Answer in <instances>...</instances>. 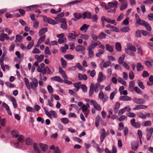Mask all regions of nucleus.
<instances>
[{"label":"nucleus","mask_w":153,"mask_h":153,"mask_svg":"<svg viewBox=\"0 0 153 153\" xmlns=\"http://www.w3.org/2000/svg\"><path fill=\"white\" fill-rule=\"evenodd\" d=\"M47 89L50 93H51L53 92V89L51 85H48L47 86Z\"/></svg>","instance_id":"60"},{"label":"nucleus","mask_w":153,"mask_h":153,"mask_svg":"<svg viewBox=\"0 0 153 153\" xmlns=\"http://www.w3.org/2000/svg\"><path fill=\"white\" fill-rule=\"evenodd\" d=\"M85 49V48L80 45H78L75 48V50L77 52L82 51L84 50Z\"/></svg>","instance_id":"24"},{"label":"nucleus","mask_w":153,"mask_h":153,"mask_svg":"<svg viewBox=\"0 0 153 153\" xmlns=\"http://www.w3.org/2000/svg\"><path fill=\"white\" fill-rule=\"evenodd\" d=\"M138 84L139 87L142 89H144L145 87L144 85H143V82L140 80H139L138 81Z\"/></svg>","instance_id":"40"},{"label":"nucleus","mask_w":153,"mask_h":153,"mask_svg":"<svg viewBox=\"0 0 153 153\" xmlns=\"http://www.w3.org/2000/svg\"><path fill=\"white\" fill-rule=\"evenodd\" d=\"M126 115L129 117H135L136 114L133 113L129 112Z\"/></svg>","instance_id":"56"},{"label":"nucleus","mask_w":153,"mask_h":153,"mask_svg":"<svg viewBox=\"0 0 153 153\" xmlns=\"http://www.w3.org/2000/svg\"><path fill=\"white\" fill-rule=\"evenodd\" d=\"M125 56V54H123L119 58L118 60V63L120 65H121L123 63V61Z\"/></svg>","instance_id":"17"},{"label":"nucleus","mask_w":153,"mask_h":153,"mask_svg":"<svg viewBox=\"0 0 153 153\" xmlns=\"http://www.w3.org/2000/svg\"><path fill=\"white\" fill-rule=\"evenodd\" d=\"M48 22L49 24L52 25H55L57 23L54 20L50 18L49 19Z\"/></svg>","instance_id":"53"},{"label":"nucleus","mask_w":153,"mask_h":153,"mask_svg":"<svg viewBox=\"0 0 153 153\" xmlns=\"http://www.w3.org/2000/svg\"><path fill=\"white\" fill-rule=\"evenodd\" d=\"M11 100L12 102L14 108H16L17 107L18 105L15 99L13 97H12L11 98Z\"/></svg>","instance_id":"26"},{"label":"nucleus","mask_w":153,"mask_h":153,"mask_svg":"<svg viewBox=\"0 0 153 153\" xmlns=\"http://www.w3.org/2000/svg\"><path fill=\"white\" fill-rule=\"evenodd\" d=\"M5 85L8 87L10 88H13L15 86V85L14 84H12L9 82H5Z\"/></svg>","instance_id":"51"},{"label":"nucleus","mask_w":153,"mask_h":153,"mask_svg":"<svg viewBox=\"0 0 153 153\" xmlns=\"http://www.w3.org/2000/svg\"><path fill=\"white\" fill-rule=\"evenodd\" d=\"M137 115L140 118L142 119H145L146 117V115L143 113L139 112L137 113Z\"/></svg>","instance_id":"32"},{"label":"nucleus","mask_w":153,"mask_h":153,"mask_svg":"<svg viewBox=\"0 0 153 153\" xmlns=\"http://www.w3.org/2000/svg\"><path fill=\"white\" fill-rule=\"evenodd\" d=\"M55 20L58 22L63 23L66 22L67 21L66 19L65 18H63L60 17H56L54 18Z\"/></svg>","instance_id":"13"},{"label":"nucleus","mask_w":153,"mask_h":153,"mask_svg":"<svg viewBox=\"0 0 153 153\" xmlns=\"http://www.w3.org/2000/svg\"><path fill=\"white\" fill-rule=\"evenodd\" d=\"M88 56L90 58L93 57L94 56V52L91 49L88 48Z\"/></svg>","instance_id":"34"},{"label":"nucleus","mask_w":153,"mask_h":153,"mask_svg":"<svg viewBox=\"0 0 153 153\" xmlns=\"http://www.w3.org/2000/svg\"><path fill=\"white\" fill-rule=\"evenodd\" d=\"M134 90L138 94H143L142 91L137 87H135L134 88Z\"/></svg>","instance_id":"42"},{"label":"nucleus","mask_w":153,"mask_h":153,"mask_svg":"<svg viewBox=\"0 0 153 153\" xmlns=\"http://www.w3.org/2000/svg\"><path fill=\"white\" fill-rule=\"evenodd\" d=\"M126 107H124L119 110L118 112V115L119 116H120L126 110Z\"/></svg>","instance_id":"39"},{"label":"nucleus","mask_w":153,"mask_h":153,"mask_svg":"<svg viewBox=\"0 0 153 153\" xmlns=\"http://www.w3.org/2000/svg\"><path fill=\"white\" fill-rule=\"evenodd\" d=\"M129 76L130 79L132 80L133 79L134 77V73L132 71H130L129 74Z\"/></svg>","instance_id":"52"},{"label":"nucleus","mask_w":153,"mask_h":153,"mask_svg":"<svg viewBox=\"0 0 153 153\" xmlns=\"http://www.w3.org/2000/svg\"><path fill=\"white\" fill-rule=\"evenodd\" d=\"M94 85L93 83H91L90 88L89 91V95L91 96L92 95L94 91Z\"/></svg>","instance_id":"14"},{"label":"nucleus","mask_w":153,"mask_h":153,"mask_svg":"<svg viewBox=\"0 0 153 153\" xmlns=\"http://www.w3.org/2000/svg\"><path fill=\"white\" fill-rule=\"evenodd\" d=\"M134 81L130 82H129V88L130 89H131L133 88L134 86Z\"/></svg>","instance_id":"55"},{"label":"nucleus","mask_w":153,"mask_h":153,"mask_svg":"<svg viewBox=\"0 0 153 153\" xmlns=\"http://www.w3.org/2000/svg\"><path fill=\"white\" fill-rule=\"evenodd\" d=\"M33 147L34 150L37 153H40L41 152V151L39 148L37 146V144L36 143H34L33 144Z\"/></svg>","instance_id":"29"},{"label":"nucleus","mask_w":153,"mask_h":153,"mask_svg":"<svg viewBox=\"0 0 153 153\" xmlns=\"http://www.w3.org/2000/svg\"><path fill=\"white\" fill-rule=\"evenodd\" d=\"M81 88L84 92H86L87 91V87L86 85L84 84L81 85Z\"/></svg>","instance_id":"61"},{"label":"nucleus","mask_w":153,"mask_h":153,"mask_svg":"<svg viewBox=\"0 0 153 153\" xmlns=\"http://www.w3.org/2000/svg\"><path fill=\"white\" fill-rule=\"evenodd\" d=\"M78 78L80 80H86L87 79L88 77L85 74H82L80 73H79L78 74Z\"/></svg>","instance_id":"12"},{"label":"nucleus","mask_w":153,"mask_h":153,"mask_svg":"<svg viewBox=\"0 0 153 153\" xmlns=\"http://www.w3.org/2000/svg\"><path fill=\"white\" fill-rule=\"evenodd\" d=\"M151 122L150 121H145L143 122L142 125L144 126H146L151 125Z\"/></svg>","instance_id":"44"},{"label":"nucleus","mask_w":153,"mask_h":153,"mask_svg":"<svg viewBox=\"0 0 153 153\" xmlns=\"http://www.w3.org/2000/svg\"><path fill=\"white\" fill-rule=\"evenodd\" d=\"M32 83L34 85V87L36 88L38 86V81L37 79L36 78H33L31 79Z\"/></svg>","instance_id":"25"},{"label":"nucleus","mask_w":153,"mask_h":153,"mask_svg":"<svg viewBox=\"0 0 153 153\" xmlns=\"http://www.w3.org/2000/svg\"><path fill=\"white\" fill-rule=\"evenodd\" d=\"M99 97L101 100H102L104 97V94L102 91H100L99 94Z\"/></svg>","instance_id":"62"},{"label":"nucleus","mask_w":153,"mask_h":153,"mask_svg":"<svg viewBox=\"0 0 153 153\" xmlns=\"http://www.w3.org/2000/svg\"><path fill=\"white\" fill-rule=\"evenodd\" d=\"M121 44L119 42H117L115 44V48L116 50L118 51H121Z\"/></svg>","instance_id":"33"},{"label":"nucleus","mask_w":153,"mask_h":153,"mask_svg":"<svg viewBox=\"0 0 153 153\" xmlns=\"http://www.w3.org/2000/svg\"><path fill=\"white\" fill-rule=\"evenodd\" d=\"M25 142L27 145H29L31 144L32 142L31 139L30 138H27L25 140Z\"/></svg>","instance_id":"43"},{"label":"nucleus","mask_w":153,"mask_h":153,"mask_svg":"<svg viewBox=\"0 0 153 153\" xmlns=\"http://www.w3.org/2000/svg\"><path fill=\"white\" fill-rule=\"evenodd\" d=\"M68 92L70 94L73 95L74 97H76L77 95V94L71 89H69L68 90Z\"/></svg>","instance_id":"63"},{"label":"nucleus","mask_w":153,"mask_h":153,"mask_svg":"<svg viewBox=\"0 0 153 153\" xmlns=\"http://www.w3.org/2000/svg\"><path fill=\"white\" fill-rule=\"evenodd\" d=\"M83 19H85L86 18L91 19V13L87 11L83 13Z\"/></svg>","instance_id":"7"},{"label":"nucleus","mask_w":153,"mask_h":153,"mask_svg":"<svg viewBox=\"0 0 153 153\" xmlns=\"http://www.w3.org/2000/svg\"><path fill=\"white\" fill-rule=\"evenodd\" d=\"M74 17L77 19V20L79 19L80 18L82 17V14L79 13H74Z\"/></svg>","instance_id":"36"},{"label":"nucleus","mask_w":153,"mask_h":153,"mask_svg":"<svg viewBox=\"0 0 153 153\" xmlns=\"http://www.w3.org/2000/svg\"><path fill=\"white\" fill-rule=\"evenodd\" d=\"M67 21L66 22L62 23L61 25V27L63 29H66L67 28V26L66 24Z\"/></svg>","instance_id":"58"},{"label":"nucleus","mask_w":153,"mask_h":153,"mask_svg":"<svg viewBox=\"0 0 153 153\" xmlns=\"http://www.w3.org/2000/svg\"><path fill=\"white\" fill-rule=\"evenodd\" d=\"M118 82L123 85H126V82L122 78L118 77Z\"/></svg>","instance_id":"38"},{"label":"nucleus","mask_w":153,"mask_h":153,"mask_svg":"<svg viewBox=\"0 0 153 153\" xmlns=\"http://www.w3.org/2000/svg\"><path fill=\"white\" fill-rule=\"evenodd\" d=\"M111 64V62L110 61H106L104 63L103 67L104 68H107Z\"/></svg>","instance_id":"48"},{"label":"nucleus","mask_w":153,"mask_h":153,"mask_svg":"<svg viewBox=\"0 0 153 153\" xmlns=\"http://www.w3.org/2000/svg\"><path fill=\"white\" fill-rule=\"evenodd\" d=\"M62 75L65 79V83L68 85H71L72 83L71 81L68 80L67 76L65 73L62 74Z\"/></svg>","instance_id":"8"},{"label":"nucleus","mask_w":153,"mask_h":153,"mask_svg":"<svg viewBox=\"0 0 153 153\" xmlns=\"http://www.w3.org/2000/svg\"><path fill=\"white\" fill-rule=\"evenodd\" d=\"M47 31L48 28L47 27H44L41 29L39 31V34L40 36L39 38H45L46 37L45 33Z\"/></svg>","instance_id":"3"},{"label":"nucleus","mask_w":153,"mask_h":153,"mask_svg":"<svg viewBox=\"0 0 153 153\" xmlns=\"http://www.w3.org/2000/svg\"><path fill=\"white\" fill-rule=\"evenodd\" d=\"M98 44L97 43H94L91 44L88 48L92 50V49H94Z\"/></svg>","instance_id":"47"},{"label":"nucleus","mask_w":153,"mask_h":153,"mask_svg":"<svg viewBox=\"0 0 153 153\" xmlns=\"http://www.w3.org/2000/svg\"><path fill=\"white\" fill-rule=\"evenodd\" d=\"M61 120L63 124H66L69 122L68 119L66 118H63L61 119Z\"/></svg>","instance_id":"41"},{"label":"nucleus","mask_w":153,"mask_h":153,"mask_svg":"<svg viewBox=\"0 0 153 153\" xmlns=\"http://www.w3.org/2000/svg\"><path fill=\"white\" fill-rule=\"evenodd\" d=\"M44 39H39L36 44V47H39L40 44L44 41Z\"/></svg>","instance_id":"57"},{"label":"nucleus","mask_w":153,"mask_h":153,"mask_svg":"<svg viewBox=\"0 0 153 153\" xmlns=\"http://www.w3.org/2000/svg\"><path fill=\"white\" fill-rule=\"evenodd\" d=\"M137 71H142L144 68V67L140 62H138L136 66Z\"/></svg>","instance_id":"18"},{"label":"nucleus","mask_w":153,"mask_h":153,"mask_svg":"<svg viewBox=\"0 0 153 153\" xmlns=\"http://www.w3.org/2000/svg\"><path fill=\"white\" fill-rule=\"evenodd\" d=\"M140 25L145 27L148 31H151L152 30V28L149 24L146 21L143 20L142 21V23H141Z\"/></svg>","instance_id":"5"},{"label":"nucleus","mask_w":153,"mask_h":153,"mask_svg":"<svg viewBox=\"0 0 153 153\" xmlns=\"http://www.w3.org/2000/svg\"><path fill=\"white\" fill-rule=\"evenodd\" d=\"M100 120V117L99 115H97L95 120V124L97 128L100 126L99 122Z\"/></svg>","instance_id":"27"},{"label":"nucleus","mask_w":153,"mask_h":153,"mask_svg":"<svg viewBox=\"0 0 153 153\" xmlns=\"http://www.w3.org/2000/svg\"><path fill=\"white\" fill-rule=\"evenodd\" d=\"M127 2H126L125 3L123 4L120 6V10H123L126 9L127 7Z\"/></svg>","instance_id":"49"},{"label":"nucleus","mask_w":153,"mask_h":153,"mask_svg":"<svg viewBox=\"0 0 153 153\" xmlns=\"http://www.w3.org/2000/svg\"><path fill=\"white\" fill-rule=\"evenodd\" d=\"M119 99L121 101H130L131 100V98L127 96H121Z\"/></svg>","instance_id":"10"},{"label":"nucleus","mask_w":153,"mask_h":153,"mask_svg":"<svg viewBox=\"0 0 153 153\" xmlns=\"http://www.w3.org/2000/svg\"><path fill=\"white\" fill-rule=\"evenodd\" d=\"M127 48L129 50L133 52H135L136 50V48L134 46L132 45L131 44H127Z\"/></svg>","instance_id":"11"},{"label":"nucleus","mask_w":153,"mask_h":153,"mask_svg":"<svg viewBox=\"0 0 153 153\" xmlns=\"http://www.w3.org/2000/svg\"><path fill=\"white\" fill-rule=\"evenodd\" d=\"M68 37V38H87L86 36L76 34L75 32H72V33H69Z\"/></svg>","instance_id":"1"},{"label":"nucleus","mask_w":153,"mask_h":153,"mask_svg":"<svg viewBox=\"0 0 153 153\" xmlns=\"http://www.w3.org/2000/svg\"><path fill=\"white\" fill-rule=\"evenodd\" d=\"M11 135L12 137L16 138L19 136V133L17 131L13 130L11 132Z\"/></svg>","instance_id":"23"},{"label":"nucleus","mask_w":153,"mask_h":153,"mask_svg":"<svg viewBox=\"0 0 153 153\" xmlns=\"http://www.w3.org/2000/svg\"><path fill=\"white\" fill-rule=\"evenodd\" d=\"M138 146V145L135 142H134L131 143V147L132 149L134 151L137 150Z\"/></svg>","instance_id":"22"},{"label":"nucleus","mask_w":153,"mask_h":153,"mask_svg":"<svg viewBox=\"0 0 153 153\" xmlns=\"http://www.w3.org/2000/svg\"><path fill=\"white\" fill-rule=\"evenodd\" d=\"M149 74L148 72L146 71H144L142 74V76L143 77H148L149 76Z\"/></svg>","instance_id":"59"},{"label":"nucleus","mask_w":153,"mask_h":153,"mask_svg":"<svg viewBox=\"0 0 153 153\" xmlns=\"http://www.w3.org/2000/svg\"><path fill=\"white\" fill-rule=\"evenodd\" d=\"M106 48L107 50L111 52H112L113 51V48L108 44L106 45Z\"/></svg>","instance_id":"37"},{"label":"nucleus","mask_w":153,"mask_h":153,"mask_svg":"<svg viewBox=\"0 0 153 153\" xmlns=\"http://www.w3.org/2000/svg\"><path fill=\"white\" fill-rule=\"evenodd\" d=\"M147 108V106L142 105L141 104V105H136L135 108H134L133 109L134 110H138L140 109H145Z\"/></svg>","instance_id":"9"},{"label":"nucleus","mask_w":153,"mask_h":153,"mask_svg":"<svg viewBox=\"0 0 153 153\" xmlns=\"http://www.w3.org/2000/svg\"><path fill=\"white\" fill-rule=\"evenodd\" d=\"M118 3V2L117 1H114L113 2H110L108 3V4L110 9L113 6L117 5Z\"/></svg>","instance_id":"21"},{"label":"nucleus","mask_w":153,"mask_h":153,"mask_svg":"<svg viewBox=\"0 0 153 153\" xmlns=\"http://www.w3.org/2000/svg\"><path fill=\"white\" fill-rule=\"evenodd\" d=\"M90 105H93L94 107L97 111H100L101 109L100 105L94 100H91L90 101Z\"/></svg>","instance_id":"2"},{"label":"nucleus","mask_w":153,"mask_h":153,"mask_svg":"<svg viewBox=\"0 0 153 153\" xmlns=\"http://www.w3.org/2000/svg\"><path fill=\"white\" fill-rule=\"evenodd\" d=\"M40 148L43 151H46L48 149V146L47 145L43 144L42 143L39 144Z\"/></svg>","instance_id":"19"},{"label":"nucleus","mask_w":153,"mask_h":153,"mask_svg":"<svg viewBox=\"0 0 153 153\" xmlns=\"http://www.w3.org/2000/svg\"><path fill=\"white\" fill-rule=\"evenodd\" d=\"M103 74L102 72L99 73L97 81L98 82H100L103 80Z\"/></svg>","instance_id":"15"},{"label":"nucleus","mask_w":153,"mask_h":153,"mask_svg":"<svg viewBox=\"0 0 153 153\" xmlns=\"http://www.w3.org/2000/svg\"><path fill=\"white\" fill-rule=\"evenodd\" d=\"M34 44V42L33 41H32L30 42L28 45L27 48L28 50L30 49L33 46Z\"/></svg>","instance_id":"46"},{"label":"nucleus","mask_w":153,"mask_h":153,"mask_svg":"<svg viewBox=\"0 0 153 153\" xmlns=\"http://www.w3.org/2000/svg\"><path fill=\"white\" fill-rule=\"evenodd\" d=\"M25 137L22 135H19L18 140L19 142L20 143H23L25 140Z\"/></svg>","instance_id":"30"},{"label":"nucleus","mask_w":153,"mask_h":153,"mask_svg":"<svg viewBox=\"0 0 153 153\" xmlns=\"http://www.w3.org/2000/svg\"><path fill=\"white\" fill-rule=\"evenodd\" d=\"M64 57L66 59L72 60L74 58V56L71 54H67L65 55Z\"/></svg>","instance_id":"45"},{"label":"nucleus","mask_w":153,"mask_h":153,"mask_svg":"<svg viewBox=\"0 0 153 153\" xmlns=\"http://www.w3.org/2000/svg\"><path fill=\"white\" fill-rule=\"evenodd\" d=\"M135 17L136 19V20L137 23L140 25L141 23H142V21H141V19L140 18L139 16L137 14H135Z\"/></svg>","instance_id":"31"},{"label":"nucleus","mask_w":153,"mask_h":153,"mask_svg":"<svg viewBox=\"0 0 153 153\" xmlns=\"http://www.w3.org/2000/svg\"><path fill=\"white\" fill-rule=\"evenodd\" d=\"M102 19H104V21H105L108 23L113 24L115 22V20H111L109 18L106 19L105 16H104L102 17Z\"/></svg>","instance_id":"16"},{"label":"nucleus","mask_w":153,"mask_h":153,"mask_svg":"<svg viewBox=\"0 0 153 153\" xmlns=\"http://www.w3.org/2000/svg\"><path fill=\"white\" fill-rule=\"evenodd\" d=\"M24 82H25L27 88L28 90H30V83L28 79L26 77L24 78Z\"/></svg>","instance_id":"20"},{"label":"nucleus","mask_w":153,"mask_h":153,"mask_svg":"<svg viewBox=\"0 0 153 153\" xmlns=\"http://www.w3.org/2000/svg\"><path fill=\"white\" fill-rule=\"evenodd\" d=\"M131 123L133 127L136 128H139L141 126L140 123L135 122V119H133L131 120Z\"/></svg>","instance_id":"6"},{"label":"nucleus","mask_w":153,"mask_h":153,"mask_svg":"<svg viewBox=\"0 0 153 153\" xmlns=\"http://www.w3.org/2000/svg\"><path fill=\"white\" fill-rule=\"evenodd\" d=\"M133 101L135 103L140 104H143L146 102L145 100L143 99L138 98H133Z\"/></svg>","instance_id":"4"},{"label":"nucleus","mask_w":153,"mask_h":153,"mask_svg":"<svg viewBox=\"0 0 153 153\" xmlns=\"http://www.w3.org/2000/svg\"><path fill=\"white\" fill-rule=\"evenodd\" d=\"M61 61L62 67L63 68H65L66 67L67 64L65 60L63 58L61 59Z\"/></svg>","instance_id":"35"},{"label":"nucleus","mask_w":153,"mask_h":153,"mask_svg":"<svg viewBox=\"0 0 153 153\" xmlns=\"http://www.w3.org/2000/svg\"><path fill=\"white\" fill-rule=\"evenodd\" d=\"M106 34L103 32H101L99 35V38H104L106 37Z\"/></svg>","instance_id":"54"},{"label":"nucleus","mask_w":153,"mask_h":153,"mask_svg":"<svg viewBox=\"0 0 153 153\" xmlns=\"http://www.w3.org/2000/svg\"><path fill=\"white\" fill-rule=\"evenodd\" d=\"M26 110L28 112H34V109L32 108L30 106L27 107Z\"/></svg>","instance_id":"64"},{"label":"nucleus","mask_w":153,"mask_h":153,"mask_svg":"<svg viewBox=\"0 0 153 153\" xmlns=\"http://www.w3.org/2000/svg\"><path fill=\"white\" fill-rule=\"evenodd\" d=\"M130 30V28L128 27H125L121 28L120 29V31L121 32H126Z\"/></svg>","instance_id":"50"},{"label":"nucleus","mask_w":153,"mask_h":153,"mask_svg":"<svg viewBox=\"0 0 153 153\" xmlns=\"http://www.w3.org/2000/svg\"><path fill=\"white\" fill-rule=\"evenodd\" d=\"M51 79L55 81H58L59 82H62L61 78L59 76H57L51 77Z\"/></svg>","instance_id":"28"}]
</instances>
